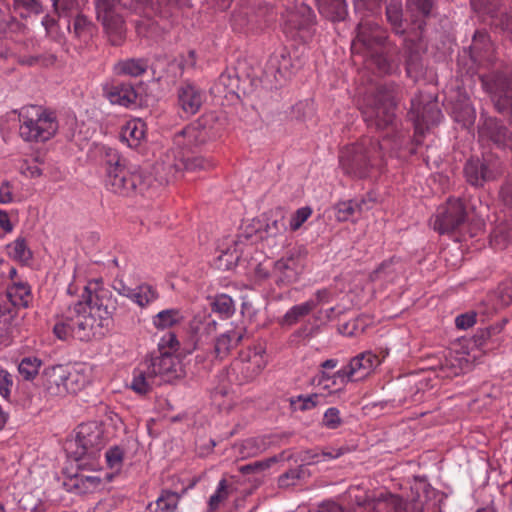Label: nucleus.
I'll return each mask as SVG.
<instances>
[{
  "label": "nucleus",
  "mask_w": 512,
  "mask_h": 512,
  "mask_svg": "<svg viewBox=\"0 0 512 512\" xmlns=\"http://www.w3.org/2000/svg\"><path fill=\"white\" fill-rule=\"evenodd\" d=\"M363 47L370 64L378 74H392L399 63V49L388 40V33L378 23L365 19L357 25V36L353 48Z\"/></svg>",
  "instance_id": "3"
},
{
  "label": "nucleus",
  "mask_w": 512,
  "mask_h": 512,
  "mask_svg": "<svg viewBox=\"0 0 512 512\" xmlns=\"http://www.w3.org/2000/svg\"><path fill=\"white\" fill-rule=\"evenodd\" d=\"M95 32V25L83 14H78L73 21V33L83 43H88Z\"/></svg>",
  "instance_id": "38"
},
{
  "label": "nucleus",
  "mask_w": 512,
  "mask_h": 512,
  "mask_svg": "<svg viewBox=\"0 0 512 512\" xmlns=\"http://www.w3.org/2000/svg\"><path fill=\"white\" fill-rule=\"evenodd\" d=\"M502 173V162L493 156L483 157V159L471 158L464 166L467 182L476 187L497 179Z\"/></svg>",
  "instance_id": "14"
},
{
  "label": "nucleus",
  "mask_w": 512,
  "mask_h": 512,
  "mask_svg": "<svg viewBox=\"0 0 512 512\" xmlns=\"http://www.w3.org/2000/svg\"><path fill=\"white\" fill-rule=\"evenodd\" d=\"M473 5L480 12L489 15L491 18L500 19L501 14V6L500 0H476L473 2Z\"/></svg>",
  "instance_id": "48"
},
{
  "label": "nucleus",
  "mask_w": 512,
  "mask_h": 512,
  "mask_svg": "<svg viewBox=\"0 0 512 512\" xmlns=\"http://www.w3.org/2000/svg\"><path fill=\"white\" fill-rule=\"evenodd\" d=\"M512 242V222H500L490 235V243L496 249H505Z\"/></svg>",
  "instance_id": "31"
},
{
  "label": "nucleus",
  "mask_w": 512,
  "mask_h": 512,
  "mask_svg": "<svg viewBox=\"0 0 512 512\" xmlns=\"http://www.w3.org/2000/svg\"><path fill=\"white\" fill-rule=\"evenodd\" d=\"M244 336V329H230L215 339L214 353L217 358H225L236 348Z\"/></svg>",
  "instance_id": "24"
},
{
  "label": "nucleus",
  "mask_w": 512,
  "mask_h": 512,
  "mask_svg": "<svg viewBox=\"0 0 512 512\" xmlns=\"http://www.w3.org/2000/svg\"><path fill=\"white\" fill-rule=\"evenodd\" d=\"M204 100V92L192 83L184 82L177 88V104L187 116L195 115Z\"/></svg>",
  "instance_id": "20"
},
{
  "label": "nucleus",
  "mask_w": 512,
  "mask_h": 512,
  "mask_svg": "<svg viewBox=\"0 0 512 512\" xmlns=\"http://www.w3.org/2000/svg\"><path fill=\"white\" fill-rule=\"evenodd\" d=\"M319 12L331 21L344 20L347 15L345 0L323 1Z\"/></svg>",
  "instance_id": "34"
},
{
  "label": "nucleus",
  "mask_w": 512,
  "mask_h": 512,
  "mask_svg": "<svg viewBox=\"0 0 512 512\" xmlns=\"http://www.w3.org/2000/svg\"><path fill=\"white\" fill-rule=\"evenodd\" d=\"M467 220V212L461 199H448L439 206L433 219L432 227L440 234L459 231Z\"/></svg>",
  "instance_id": "12"
},
{
  "label": "nucleus",
  "mask_w": 512,
  "mask_h": 512,
  "mask_svg": "<svg viewBox=\"0 0 512 512\" xmlns=\"http://www.w3.org/2000/svg\"><path fill=\"white\" fill-rule=\"evenodd\" d=\"M436 0H406L407 11L414 18L412 21L422 31L426 25V19L434 15Z\"/></svg>",
  "instance_id": "22"
},
{
  "label": "nucleus",
  "mask_w": 512,
  "mask_h": 512,
  "mask_svg": "<svg viewBox=\"0 0 512 512\" xmlns=\"http://www.w3.org/2000/svg\"><path fill=\"white\" fill-rule=\"evenodd\" d=\"M318 512H348L346 508L333 500H326L319 504Z\"/></svg>",
  "instance_id": "64"
},
{
  "label": "nucleus",
  "mask_w": 512,
  "mask_h": 512,
  "mask_svg": "<svg viewBox=\"0 0 512 512\" xmlns=\"http://www.w3.org/2000/svg\"><path fill=\"white\" fill-rule=\"evenodd\" d=\"M405 501L407 502V512H425L426 501L419 493H412V496Z\"/></svg>",
  "instance_id": "60"
},
{
  "label": "nucleus",
  "mask_w": 512,
  "mask_h": 512,
  "mask_svg": "<svg viewBox=\"0 0 512 512\" xmlns=\"http://www.w3.org/2000/svg\"><path fill=\"white\" fill-rule=\"evenodd\" d=\"M386 19L396 35L403 36L405 34L403 9L400 3L391 2L386 6Z\"/></svg>",
  "instance_id": "32"
},
{
  "label": "nucleus",
  "mask_w": 512,
  "mask_h": 512,
  "mask_svg": "<svg viewBox=\"0 0 512 512\" xmlns=\"http://www.w3.org/2000/svg\"><path fill=\"white\" fill-rule=\"evenodd\" d=\"M245 82L246 81L241 82L238 76L236 75L222 74L219 77L216 88L219 90L221 87H223L224 90L226 91L225 97H227L228 94H235L239 96L240 92H242L243 94L252 93L260 81L251 80L250 87H246Z\"/></svg>",
  "instance_id": "26"
},
{
  "label": "nucleus",
  "mask_w": 512,
  "mask_h": 512,
  "mask_svg": "<svg viewBox=\"0 0 512 512\" xmlns=\"http://www.w3.org/2000/svg\"><path fill=\"white\" fill-rule=\"evenodd\" d=\"M497 295L502 305L508 306L512 303V277L499 285Z\"/></svg>",
  "instance_id": "55"
},
{
  "label": "nucleus",
  "mask_w": 512,
  "mask_h": 512,
  "mask_svg": "<svg viewBox=\"0 0 512 512\" xmlns=\"http://www.w3.org/2000/svg\"><path fill=\"white\" fill-rule=\"evenodd\" d=\"M340 413L337 408H329L323 418V424L329 429H336L341 424Z\"/></svg>",
  "instance_id": "59"
},
{
  "label": "nucleus",
  "mask_w": 512,
  "mask_h": 512,
  "mask_svg": "<svg viewBox=\"0 0 512 512\" xmlns=\"http://www.w3.org/2000/svg\"><path fill=\"white\" fill-rule=\"evenodd\" d=\"M286 231V222L280 214L275 218H269L265 226V232L268 237H275Z\"/></svg>",
  "instance_id": "52"
},
{
  "label": "nucleus",
  "mask_w": 512,
  "mask_h": 512,
  "mask_svg": "<svg viewBox=\"0 0 512 512\" xmlns=\"http://www.w3.org/2000/svg\"><path fill=\"white\" fill-rule=\"evenodd\" d=\"M397 85L384 84L367 99L362 107V116L367 126L376 130L394 129L396 127Z\"/></svg>",
  "instance_id": "5"
},
{
  "label": "nucleus",
  "mask_w": 512,
  "mask_h": 512,
  "mask_svg": "<svg viewBox=\"0 0 512 512\" xmlns=\"http://www.w3.org/2000/svg\"><path fill=\"white\" fill-rule=\"evenodd\" d=\"M162 382L170 383L184 376V369L179 358L168 351H159L158 356H152L148 365Z\"/></svg>",
  "instance_id": "19"
},
{
  "label": "nucleus",
  "mask_w": 512,
  "mask_h": 512,
  "mask_svg": "<svg viewBox=\"0 0 512 512\" xmlns=\"http://www.w3.org/2000/svg\"><path fill=\"white\" fill-rule=\"evenodd\" d=\"M374 501L377 504H383L386 512H407V502L398 494L382 492Z\"/></svg>",
  "instance_id": "36"
},
{
  "label": "nucleus",
  "mask_w": 512,
  "mask_h": 512,
  "mask_svg": "<svg viewBox=\"0 0 512 512\" xmlns=\"http://www.w3.org/2000/svg\"><path fill=\"white\" fill-rule=\"evenodd\" d=\"M238 259L239 255L235 251L230 252L227 250L222 251V253L218 256L217 261L220 268L224 267L226 269H230L233 265H235Z\"/></svg>",
  "instance_id": "62"
},
{
  "label": "nucleus",
  "mask_w": 512,
  "mask_h": 512,
  "mask_svg": "<svg viewBox=\"0 0 512 512\" xmlns=\"http://www.w3.org/2000/svg\"><path fill=\"white\" fill-rule=\"evenodd\" d=\"M105 96L110 103L124 107H128L130 104L135 103L137 99L135 89L132 85L127 83L111 86L105 90Z\"/></svg>",
  "instance_id": "25"
},
{
  "label": "nucleus",
  "mask_w": 512,
  "mask_h": 512,
  "mask_svg": "<svg viewBox=\"0 0 512 512\" xmlns=\"http://www.w3.org/2000/svg\"><path fill=\"white\" fill-rule=\"evenodd\" d=\"M500 197L505 205L512 206V176L507 178L502 185Z\"/></svg>",
  "instance_id": "63"
},
{
  "label": "nucleus",
  "mask_w": 512,
  "mask_h": 512,
  "mask_svg": "<svg viewBox=\"0 0 512 512\" xmlns=\"http://www.w3.org/2000/svg\"><path fill=\"white\" fill-rule=\"evenodd\" d=\"M234 448L238 450V454L242 459L254 457L265 450V443L258 438H249L239 444H235Z\"/></svg>",
  "instance_id": "41"
},
{
  "label": "nucleus",
  "mask_w": 512,
  "mask_h": 512,
  "mask_svg": "<svg viewBox=\"0 0 512 512\" xmlns=\"http://www.w3.org/2000/svg\"><path fill=\"white\" fill-rule=\"evenodd\" d=\"M317 394L309 395V396H298L296 400H291V405L295 406L297 403H301L299 409L301 411L309 410L314 408L317 405Z\"/></svg>",
  "instance_id": "61"
},
{
  "label": "nucleus",
  "mask_w": 512,
  "mask_h": 512,
  "mask_svg": "<svg viewBox=\"0 0 512 512\" xmlns=\"http://www.w3.org/2000/svg\"><path fill=\"white\" fill-rule=\"evenodd\" d=\"M356 202L354 200L340 202L336 206L337 210V219L339 221H346L351 216L356 214Z\"/></svg>",
  "instance_id": "54"
},
{
  "label": "nucleus",
  "mask_w": 512,
  "mask_h": 512,
  "mask_svg": "<svg viewBox=\"0 0 512 512\" xmlns=\"http://www.w3.org/2000/svg\"><path fill=\"white\" fill-rule=\"evenodd\" d=\"M97 19L112 46H121L126 40L127 27L124 17L113 8V0H94Z\"/></svg>",
  "instance_id": "10"
},
{
  "label": "nucleus",
  "mask_w": 512,
  "mask_h": 512,
  "mask_svg": "<svg viewBox=\"0 0 512 512\" xmlns=\"http://www.w3.org/2000/svg\"><path fill=\"white\" fill-rule=\"evenodd\" d=\"M479 137L492 141L499 147L512 148V133L496 118L485 117L478 127Z\"/></svg>",
  "instance_id": "21"
},
{
  "label": "nucleus",
  "mask_w": 512,
  "mask_h": 512,
  "mask_svg": "<svg viewBox=\"0 0 512 512\" xmlns=\"http://www.w3.org/2000/svg\"><path fill=\"white\" fill-rule=\"evenodd\" d=\"M145 136V124L141 121H129L123 127L121 137L130 147H137Z\"/></svg>",
  "instance_id": "33"
},
{
  "label": "nucleus",
  "mask_w": 512,
  "mask_h": 512,
  "mask_svg": "<svg viewBox=\"0 0 512 512\" xmlns=\"http://www.w3.org/2000/svg\"><path fill=\"white\" fill-rule=\"evenodd\" d=\"M290 58L285 52L273 54L266 66V72L274 76L276 81L285 78L289 72Z\"/></svg>",
  "instance_id": "28"
},
{
  "label": "nucleus",
  "mask_w": 512,
  "mask_h": 512,
  "mask_svg": "<svg viewBox=\"0 0 512 512\" xmlns=\"http://www.w3.org/2000/svg\"><path fill=\"white\" fill-rule=\"evenodd\" d=\"M209 138V130L206 128L203 119H199L174 135V147L172 149H175L176 152L184 151L189 153L192 152L194 148L205 144Z\"/></svg>",
  "instance_id": "17"
},
{
  "label": "nucleus",
  "mask_w": 512,
  "mask_h": 512,
  "mask_svg": "<svg viewBox=\"0 0 512 512\" xmlns=\"http://www.w3.org/2000/svg\"><path fill=\"white\" fill-rule=\"evenodd\" d=\"M211 166L210 161L203 157H190L189 153L170 149L157 161L155 169L162 180L168 183L176 179L183 170L196 171L208 169Z\"/></svg>",
  "instance_id": "9"
},
{
  "label": "nucleus",
  "mask_w": 512,
  "mask_h": 512,
  "mask_svg": "<svg viewBox=\"0 0 512 512\" xmlns=\"http://www.w3.org/2000/svg\"><path fill=\"white\" fill-rule=\"evenodd\" d=\"M6 248L9 257L21 264H27L33 257L26 239L23 237H18L12 243L8 244Z\"/></svg>",
  "instance_id": "37"
},
{
  "label": "nucleus",
  "mask_w": 512,
  "mask_h": 512,
  "mask_svg": "<svg viewBox=\"0 0 512 512\" xmlns=\"http://www.w3.org/2000/svg\"><path fill=\"white\" fill-rule=\"evenodd\" d=\"M317 306V302L313 299L293 306L284 316L285 323L292 325L296 323L301 317L308 315Z\"/></svg>",
  "instance_id": "44"
},
{
  "label": "nucleus",
  "mask_w": 512,
  "mask_h": 512,
  "mask_svg": "<svg viewBox=\"0 0 512 512\" xmlns=\"http://www.w3.org/2000/svg\"><path fill=\"white\" fill-rule=\"evenodd\" d=\"M117 307V299L109 289L100 287L93 292L85 287L81 299L68 307L54 325L53 332L61 340L73 337L89 341L102 337L112 326Z\"/></svg>",
  "instance_id": "1"
},
{
  "label": "nucleus",
  "mask_w": 512,
  "mask_h": 512,
  "mask_svg": "<svg viewBox=\"0 0 512 512\" xmlns=\"http://www.w3.org/2000/svg\"><path fill=\"white\" fill-rule=\"evenodd\" d=\"M86 383L84 374L63 364L51 365L43 369L37 386L48 400L64 398L80 391Z\"/></svg>",
  "instance_id": "6"
},
{
  "label": "nucleus",
  "mask_w": 512,
  "mask_h": 512,
  "mask_svg": "<svg viewBox=\"0 0 512 512\" xmlns=\"http://www.w3.org/2000/svg\"><path fill=\"white\" fill-rule=\"evenodd\" d=\"M455 120L462 123L464 127L474 124L476 119L475 109L470 104H464L460 108L454 110Z\"/></svg>",
  "instance_id": "51"
},
{
  "label": "nucleus",
  "mask_w": 512,
  "mask_h": 512,
  "mask_svg": "<svg viewBox=\"0 0 512 512\" xmlns=\"http://www.w3.org/2000/svg\"><path fill=\"white\" fill-rule=\"evenodd\" d=\"M316 16L306 3L295 1L288 6L284 15V29L291 37H299L302 41H308L313 34Z\"/></svg>",
  "instance_id": "11"
},
{
  "label": "nucleus",
  "mask_w": 512,
  "mask_h": 512,
  "mask_svg": "<svg viewBox=\"0 0 512 512\" xmlns=\"http://www.w3.org/2000/svg\"><path fill=\"white\" fill-rule=\"evenodd\" d=\"M148 66V60L145 58H130L118 62L117 69L121 74L138 77L147 71Z\"/></svg>",
  "instance_id": "39"
},
{
  "label": "nucleus",
  "mask_w": 512,
  "mask_h": 512,
  "mask_svg": "<svg viewBox=\"0 0 512 512\" xmlns=\"http://www.w3.org/2000/svg\"><path fill=\"white\" fill-rule=\"evenodd\" d=\"M403 140L397 136L394 140L389 137L378 139L362 138L359 142L345 146L339 154V163L345 174L355 178H365L383 158V151L389 150L391 155H397Z\"/></svg>",
  "instance_id": "2"
},
{
  "label": "nucleus",
  "mask_w": 512,
  "mask_h": 512,
  "mask_svg": "<svg viewBox=\"0 0 512 512\" xmlns=\"http://www.w3.org/2000/svg\"><path fill=\"white\" fill-rule=\"evenodd\" d=\"M302 271L300 251L293 250L274 263L272 275L278 286H287L296 282Z\"/></svg>",
  "instance_id": "18"
},
{
  "label": "nucleus",
  "mask_w": 512,
  "mask_h": 512,
  "mask_svg": "<svg viewBox=\"0 0 512 512\" xmlns=\"http://www.w3.org/2000/svg\"><path fill=\"white\" fill-rule=\"evenodd\" d=\"M410 45H406V72L409 76L417 74L422 70L421 55L417 50H413Z\"/></svg>",
  "instance_id": "49"
},
{
  "label": "nucleus",
  "mask_w": 512,
  "mask_h": 512,
  "mask_svg": "<svg viewBox=\"0 0 512 512\" xmlns=\"http://www.w3.org/2000/svg\"><path fill=\"white\" fill-rule=\"evenodd\" d=\"M470 57L474 63L482 64L492 57V43L486 32L476 31L469 47Z\"/></svg>",
  "instance_id": "23"
},
{
  "label": "nucleus",
  "mask_w": 512,
  "mask_h": 512,
  "mask_svg": "<svg viewBox=\"0 0 512 512\" xmlns=\"http://www.w3.org/2000/svg\"><path fill=\"white\" fill-rule=\"evenodd\" d=\"M409 116L414 121L416 129H422L423 126L428 128L438 124L442 118V112L436 98L420 94L412 98Z\"/></svg>",
  "instance_id": "15"
},
{
  "label": "nucleus",
  "mask_w": 512,
  "mask_h": 512,
  "mask_svg": "<svg viewBox=\"0 0 512 512\" xmlns=\"http://www.w3.org/2000/svg\"><path fill=\"white\" fill-rule=\"evenodd\" d=\"M254 358V365L251 363V360H249L248 362L241 361L233 367V371L237 373V381L240 385L251 382L261 372L262 367L258 363L257 353H255Z\"/></svg>",
  "instance_id": "30"
},
{
  "label": "nucleus",
  "mask_w": 512,
  "mask_h": 512,
  "mask_svg": "<svg viewBox=\"0 0 512 512\" xmlns=\"http://www.w3.org/2000/svg\"><path fill=\"white\" fill-rule=\"evenodd\" d=\"M124 452L119 446H114L110 448L105 453L106 462L109 468H118L121 466L123 461Z\"/></svg>",
  "instance_id": "56"
},
{
  "label": "nucleus",
  "mask_w": 512,
  "mask_h": 512,
  "mask_svg": "<svg viewBox=\"0 0 512 512\" xmlns=\"http://www.w3.org/2000/svg\"><path fill=\"white\" fill-rule=\"evenodd\" d=\"M19 120V134L28 142H45L52 138L58 129L54 114L40 106L23 107L19 113Z\"/></svg>",
  "instance_id": "8"
},
{
  "label": "nucleus",
  "mask_w": 512,
  "mask_h": 512,
  "mask_svg": "<svg viewBox=\"0 0 512 512\" xmlns=\"http://www.w3.org/2000/svg\"><path fill=\"white\" fill-rule=\"evenodd\" d=\"M106 444L104 430L97 422L80 424L75 437L65 443V450L75 461H83V465L94 467V461Z\"/></svg>",
  "instance_id": "7"
},
{
  "label": "nucleus",
  "mask_w": 512,
  "mask_h": 512,
  "mask_svg": "<svg viewBox=\"0 0 512 512\" xmlns=\"http://www.w3.org/2000/svg\"><path fill=\"white\" fill-rule=\"evenodd\" d=\"M484 90L490 94L497 111H505L512 99V71L492 72L480 76Z\"/></svg>",
  "instance_id": "13"
},
{
  "label": "nucleus",
  "mask_w": 512,
  "mask_h": 512,
  "mask_svg": "<svg viewBox=\"0 0 512 512\" xmlns=\"http://www.w3.org/2000/svg\"><path fill=\"white\" fill-rule=\"evenodd\" d=\"M182 319L183 316L178 309H167L154 316L153 324L158 329H166L180 323Z\"/></svg>",
  "instance_id": "42"
},
{
  "label": "nucleus",
  "mask_w": 512,
  "mask_h": 512,
  "mask_svg": "<svg viewBox=\"0 0 512 512\" xmlns=\"http://www.w3.org/2000/svg\"><path fill=\"white\" fill-rule=\"evenodd\" d=\"M113 8L117 9V6L127 9L132 12L142 10L149 2V0H113Z\"/></svg>",
  "instance_id": "58"
},
{
  "label": "nucleus",
  "mask_w": 512,
  "mask_h": 512,
  "mask_svg": "<svg viewBox=\"0 0 512 512\" xmlns=\"http://www.w3.org/2000/svg\"><path fill=\"white\" fill-rule=\"evenodd\" d=\"M212 310L224 318H228L235 312V305L232 298L227 294H220L211 302Z\"/></svg>",
  "instance_id": "43"
},
{
  "label": "nucleus",
  "mask_w": 512,
  "mask_h": 512,
  "mask_svg": "<svg viewBox=\"0 0 512 512\" xmlns=\"http://www.w3.org/2000/svg\"><path fill=\"white\" fill-rule=\"evenodd\" d=\"M41 366L42 360L40 358L34 356L24 357L18 365V371L24 380L32 381L39 374Z\"/></svg>",
  "instance_id": "40"
},
{
  "label": "nucleus",
  "mask_w": 512,
  "mask_h": 512,
  "mask_svg": "<svg viewBox=\"0 0 512 512\" xmlns=\"http://www.w3.org/2000/svg\"><path fill=\"white\" fill-rule=\"evenodd\" d=\"M179 502V495L169 490L162 491L157 498L155 506L150 503L147 506L148 512H175Z\"/></svg>",
  "instance_id": "29"
},
{
  "label": "nucleus",
  "mask_w": 512,
  "mask_h": 512,
  "mask_svg": "<svg viewBox=\"0 0 512 512\" xmlns=\"http://www.w3.org/2000/svg\"><path fill=\"white\" fill-rule=\"evenodd\" d=\"M469 366L467 358L461 357H450L445 360V364L442 365L441 369L446 372L445 377L457 376L464 372Z\"/></svg>",
  "instance_id": "47"
},
{
  "label": "nucleus",
  "mask_w": 512,
  "mask_h": 512,
  "mask_svg": "<svg viewBox=\"0 0 512 512\" xmlns=\"http://www.w3.org/2000/svg\"><path fill=\"white\" fill-rule=\"evenodd\" d=\"M378 356L371 352H363L352 358L349 364L338 370L334 377L340 378V383L359 381L370 375L379 365Z\"/></svg>",
  "instance_id": "16"
},
{
  "label": "nucleus",
  "mask_w": 512,
  "mask_h": 512,
  "mask_svg": "<svg viewBox=\"0 0 512 512\" xmlns=\"http://www.w3.org/2000/svg\"><path fill=\"white\" fill-rule=\"evenodd\" d=\"M190 326L198 341H201L216 332L217 322L211 316L195 317Z\"/></svg>",
  "instance_id": "35"
},
{
  "label": "nucleus",
  "mask_w": 512,
  "mask_h": 512,
  "mask_svg": "<svg viewBox=\"0 0 512 512\" xmlns=\"http://www.w3.org/2000/svg\"><path fill=\"white\" fill-rule=\"evenodd\" d=\"M312 211L309 207L298 209L290 219V228L293 231L298 230L302 224L310 217Z\"/></svg>",
  "instance_id": "57"
},
{
  "label": "nucleus",
  "mask_w": 512,
  "mask_h": 512,
  "mask_svg": "<svg viewBox=\"0 0 512 512\" xmlns=\"http://www.w3.org/2000/svg\"><path fill=\"white\" fill-rule=\"evenodd\" d=\"M107 188L121 196L144 193L152 185L153 179L141 169L129 166L126 158L116 150L108 149L105 153Z\"/></svg>",
  "instance_id": "4"
},
{
  "label": "nucleus",
  "mask_w": 512,
  "mask_h": 512,
  "mask_svg": "<svg viewBox=\"0 0 512 512\" xmlns=\"http://www.w3.org/2000/svg\"><path fill=\"white\" fill-rule=\"evenodd\" d=\"M227 487V481L222 479L218 484L216 492L209 499L210 510H216L219 504L228 497Z\"/></svg>",
  "instance_id": "53"
},
{
  "label": "nucleus",
  "mask_w": 512,
  "mask_h": 512,
  "mask_svg": "<svg viewBox=\"0 0 512 512\" xmlns=\"http://www.w3.org/2000/svg\"><path fill=\"white\" fill-rule=\"evenodd\" d=\"M159 384L160 382H157L152 370L147 366L146 370L136 369L134 371V377L130 387L134 392L145 395L152 390L154 385Z\"/></svg>",
  "instance_id": "27"
},
{
  "label": "nucleus",
  "mask_w": 512,
  "mask_h": 512,
  "mask_svg": "<svg viewBox=\"0 0 512 512\" xmlns=\"http://www.w3.org/2000/svg\"><path fill=\"white\" fill-rule=\"evenodd\" d=\"M340 455V451L332 453L331 451L305 450L299 454V460L307 465H314L327 459H335Z\"/></svg>",
  "instance_id": "46"
},
{
  "label": "nucleus",
  "mask_w": 512,
  "mask_h": 512,
  "mask_svg": "<svg viewBox=\"0 0 512 512\" xmlns=\"http://www.w3.org/2000/svg\"><path fill=\"white\" fill-rule=\"evenodd\" d=\"M157 298V293L148 285H141L134 289L131 299L140 307H144Z\"/></svg>",
  "instance_id": "50"
},
{
  "label": "nucleus",
  "mask_w": 512,
  "mask_h": 512,
  "mask_svg": "<svg viewBox=\"0 0 512 512\" xmlns=\"http://www.w3.org/2000/svg\"><path fill=\"white\" fill-rule=\"evenodd\" d=\"M8 296L15 306L28 307L31 298L29 286L24 283H15Z\"/></svg>",
  "instance_id": "45"
}]
</instances>
